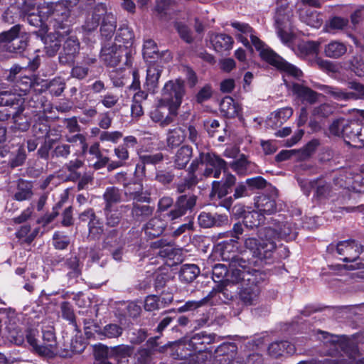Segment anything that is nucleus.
I'll list each match as a JSON object with an SVG mask.
<instances>
[{"mask_svg":"<svg viewBox=\"0 0 364 364\" xmlns=\"http://www.w3.org/2000/svg\"><path fill=\"white\" fill-rule=\"evenodd\" d=\"M250 40L255 49L259 52L261 58L287 74L299 79L303 73L301 70L289 63L274 50L267 47L257 36L251 33Z\"/></svg>","mask_w":364,"mask_h":364,"instance_id":"obj_4","label":"nucleus"},{"mask_svg":"<svg viewBox=\"0 0 364 364\" xmlns=\"http://www.w3.org/2000/svg\"><path fill=\"white\" fill-rule=\"evenodd\" d=\"M288 87H291L292 92L298 97L304 101H306L309 104H314L318 101L321 94L314 91L311 88L301 85L298 83H292L291 85L287 84Z\"/></svg>","mask_w":364,"mask_h":364,"instance_id":"obj_27","label":"nucleus"},{"mask_svg":"<svg viewBox=\"0 0 364 364\" xmlns=\"http://www.w3.org/2000/svg\"><path fill=\"white\" fill-rule=\"evenodd\" d=\"M347 51L346 46L341 42L333 41L325 46V55L331 58H338Z\"/></svg>","mask_w":364,"mask_h":364,"instance_id":"obj_47","label":"nucleus"},{"mask_svg":"<svg viewBox=\"0 0 364 364\" xmlns=\"http://www.w3.org/2000/svg\"><path fill=\"white\" fill-rule=\"evenodd\" d=\"M124 194L128 200L140 203H149V194L144 192L143 185L138 181L124 183Z\"/></svg>","mask_w":364,"mask_h":364,"instance_id":"obj_16","label":"nucleus"},{"mask_svg":"<svg viewBox=\"0 0 364 364\" xmlns=\"http://www.w3.org/2000/svg\"><path fill=\"white\" fill-rule=\"evenodd\" d=\"M347 125L348 119L341 117L334 119L329 125V134L332 136L344 138L346 127Z\"/></svg>","mask_w":364,"mask_h":364,"instance_id":"obj_52","label":"nucleus"},{"mask_svg":"<svg viewBox=\"0 0 364 364\" xmlns=\"http://www.w3.org/2000/svg\"><path fill=\"white\" fill-rule=\"evenodd\" d=\"M133 351V347L128 345H120L112 348L117 364H139L136 358L132 356Z\"/></svg>","mask_w":364,"mask_h":364,"instance_id":"obj_20","label":"nucleus"},{"mask_svg":"<svg viewBox=\"0 0 364 364\" xmlns=\"http://www.w3.org/2000/svg\"><path fill=\"white\" fill-rule=\"evenodd\" d=\"M193 156V149L188 145H183L176 151L173 163L176 168H184Z\"/></svg>","mask_w":364,"mask_h":364,"instance_id":"obj_35","label":"nucleus"},{"mask_svg":"<svg viewBox=\"0 0 364 364\" xmlns=\"http://www.w3.org/2000/svg\"><path fill=\"white\" fill-rule=\"evenodd\" d=\"M196 201L197 196L194 194L180 195L166 216L170 221H175L186 214L191 213L196 205Z\"/></svg>","mask_w":364,"mask_h":364,"instance_id":"obj_7","label":"nucleus"},{"mask_svg":"<svg viewBox=\"0 0 364 364\" xmlns=\"http://www.w3.org/2000/svg\"><path fill=\"white\" fill-rule=\"evenodd\" d=\"M33 85V80L31 77L28 76L21 77L16 80L14 85V92L18 96L26 95Z\"/></svg>","mask_w":364,"mask_h":364,"instance_id":"obj_53","label":"nucleus"},{"mask_svg":"<svg viewBox=\"0 0 364 364\" xmlns=\"http://www.w3.org/2000/svg\"><path fill=\"white\" fill-rule=\"evenodd\" d=\"M153 247L160 248L159 255L162 257H171L173 252V242L166 240H159L153 243Z\"/></svg>","mask_w":364,"mask_h":364,"instance_id":"obj_60","label":"nucleus"},{"mask_svg":"<svg viewBox=\"0 0 364 364\" xmlns=\"http://www.w3.org/2000/svg\"><path fill=\"white\" fill-rule=\"evenodd\" d=\"M134 202L132 208V215L136 221L142 222L152 215L154 208L149 205H141Z\"/></svg>","mask_w":364,"mask_h":364,"instance_id":"obj_42","label":"nucleus"},{"mask_svg":"<svg viewBox=\"0 0 364 364\" xmlns=\"http://www.w3.org/2000/svg\"><path fill=\"white\" fill-rule=\"evenodd\" d=\"M198 223L203 228H209L213 226H223L228 223V218L225 215L212 214L202 212L198 216Z\"/></svg>","mask_w":364,"mask_h":364,"instance_id":"obj_24","label":"nucleus"},{"mask_svg":"<svg viewBox=\"0 0 364 364\" xmlns=\"http://www.w3.org/2000/svg\"><path fill=\"white\" fill-rule=\"evenodd\" d=\"M172 297L161 299L155 295H149L146 296L144 301V309L148 311H154L160 308L164 307L166 304L171 303Z\"/></svg>","mask_w":364,"mask_h":364,"instance_id":"obj_48","label":"nucleus"},{"mask_svg":"<svg viewBox=\"0 0 364 364\" xmlns=\"http://www.w3.org/2000/svg\"><path fill=\"white\" fill-rule=\"evenodd\" d=\"M105 14H107L105 6L102 4L97 5L92 13L87 15L82 26L83 29L88 32L95 31L98 27L102 16L104 17Z\"/></svg>","mask_w":364,"mask_h":364,"instance_id":"obj_26","label":"nucleus"},{"mask_svg":"<svg viewBox=\"0 0 364 364\" xmlns=\"http://www.w3.org/2000/svg\"><path fill=\"white\" fill-rule=\"evenodd\" d=\"M314 86L315 88L323 91L324 93L328 95L336 100L347 101L349 100L357 99V95L355 92H347L338 87L322 85L319 83H316Z\"/></svg>","mask_w":364,"mask_h":364,"instance_id":"obj_21","label":"nucleus"},{"mask_svg":"<svg viewBox=\"0 0 364 364\" xmlns=\"http://www.w3.org/2000/svg\"><path fill=\"white\" fill-rule=\"evenodd\" d=\"M21 26L16 25L9 31L1 33L0 34V46L9 53H17L23 50L27 43L18 38Z\"/></svg>","mask_w":364,"mask_h":364,"instance_id":"obj_9","label":"nucleus"},{"mask_svg":"<svg viewBox=\"0 0 364 364\" xmlns=\"http://www.w3.org/2000/svg\"><path fill=\"white\" fill-rule=\"evenodd\" d=\"M210 41L217 52L230 50L234 43L232 38L225 33L212 34Z\"/></svg>","mask_w":364,"mask_h":364,"instance_id":"obj_33","label":"nucleus"},{"mask_svg":"<svg viewBox=\"0 0 364 364\" xmlns=\"http://www.w3.org/2000/svg\"><path fill=\"white\" fill-rule=\"evenodd\" d=\"M292 16V11L287 6H282L278 8L274 16L276 28L290 27Z\"/></svg>","mask_w":364,"mask_h":364,"instance_id":"obj_43","label":"nucleus"},{"mask_svg":"<svg viewBox=\"0 0 364 364\" xmlns=\"http://www.w3.org/2000/svg\"><path fill=\"white\" fill-rule=\"evenodd\" d=\"M200 274V269L194 264H185L181 267L179 278L186 283L192 282Z\"/></svg>","mask_w":364,"mask_h":364,"instance_id":"obj_46","label":"nucleus"},{"mask_svg":"<svg viewBox=\"0 0 364 364\" xmlns=\"http://www.w3.org/2000/svg\"><path fill=\"white\" fill-rule=\"evenodd\" d=\"M143 55L146 59L157 58L159 55L156 43L151 39L144 41Z\"/></svg>","mask_w":364,"mask_h":364,"instance_id":"obj_58","label":"nucleus"},{"mask_svg":"<svg viewBox=\"0 0 364 364\" xmlns=\"http://www.w3.org/2000/svg\"><path fill=\"white\" fill-rule=\"evenodd\" d=\"M239 267V268H235L228 276L226 282L233 284H240L238 298L243 305H257L259 302L261 285L266 279V274L240 263Z\"/></svg>","mask_w":364,"mask_h":364,"instance_id":"obj_1","label":"nucleus"},{"mask_svg":"<svg viewBox=\"0 0 364 364\" xmlns=\"http://www.w3.org/2000/svg\"><path fill=\"white\" fill-rule=\"evenodd\" d=\"M234 269L231 272H228L227 267L222 264H217L213 268V279L215 282H223V279H227L228 276L230 274Z\"/></svg>","mask_w":364,"mask_h":364,"instance_id":"obj_61","label":"nucleus"},{"mask_svg":"<svg viewBox=\"0 0 364 364\" xmlns=\"http://www.w3.org/2000/svg\"><path fill=\"white\" fill-rule=\"evenodd\" d=\"M64 265L68 271L67 277L69 279H77L81 274L79 259L76 256L68 259Z\"/></svg>","mask_w":364,"mask_h":364,"instance_id":"obj_51","label":"nucleus"},{"mask_svg":"<svg viewBox=\"0 0 364 364\" xmlns=\"http://www.w3.org/2000/svg\"><path fill=\"white\" fill-rule=\"evenodd\" d=\"M200 178L196 175V171L191 169V165L188 168V174L183 180L174 184L178 193H183L187 190L192 189L198 183Z\"/></svg>","mask_w":364,"mask_h":364,"instance_id":"obj_38","label":"nucleus"},{"mask_svg":"<svg viewBox=\"0 0 364 364\" xmlns=\"http://www.w3.org/2000/svg\"><path fill=\"white\" fill-rule=\"evenodd\" d=\"M184 94L183 81L178 79L169 80L163 87L161 101L178 109L182 102Z\"/></svg>","mask_w":364,"mask_h":364,"instance_id":"obj_8","label":"nucleus"},{"mask_svg":"<svg viewBox=\"0 0 364 364\" xmlns=\"http://www.w3.org/2000/svg\"><path fill=\"white\" fill-rule=\"evenodd\" d=\"M103 210L105 215L106 225L108 227H117L120 223L122 214L118 210H113L112 208H109V210H106L105 208Z\"/></svg>","mask_w":364,"mask_h":364,"instance_id":"obj_59","label":"nucleus"},{"mask_svg":"<svg viewBox=\"0 0 364 364\" xmlns=\"http://www.w3.org/2000/svg\"><path fill=\"white\" fill-rule=\"evenodd\" d=\"M132 50L126 46L114 43L112 46L105 45L101 49L100 58L104 63L111 68L120 64L129 66L132 65Z\"/></svg>","mask_w":364,"mask_h":364,"instance_id":"obj_5","label":"nucleus"},{"mask_svg":"<svg viewBox=\"0 0 364 364\" xmlns=\"http://www.w3.org/2000/svg\"><path fill=\"white\" fill-rule=\"evenodd\" d=\"M275 235L273 228L266 227L259 230V240L245 235L244 247L250 251L253 257L260 260L269 259L277 247Z\"/></svg>","mask_w":364,"mask_h":364,"instance_id":"obj_2","label":"nucleus"},{"mask_svg":"<svg viewBox=\"0 0 364 364\" xmlns=\"http://www.w3.org/2000/svg\"><path fill=\"white\" fill-rule=\"evenodd\" d=\"M115 41L121 46H126L127 48H130L134 41L133 32L127 27H122L118 30Z\"/></svg>","mask_w":364,"mask_h":364,"instance_id":"obj_54","label":"nucleus"},{"mask_svg":"<svg viewBox=\"0 0 364 364\" xmlns=\"http://www.w3.org/2000/svg\"><path fill=\"white\" fill-rule=\"evenodd\" d=\"M214 341V336L208 335L205 332L194 334L189 340V346L193 350L198 352L204 351L206 344H210Z\"/></svg>","mask_w":364,"mask_h":364,"instance_id":"obj_34","label":"nucleus"},{"mask_svg":"<svg viewBox=\"0 0 364 364\" xmlns=\"http://www.w3.org/2000/svg\"><path fill=\"white\" fill-rule=\"evenodd\" d=\"M89 237L93 240H99L104 232V226L100 218H96L88 223Z\"/></svg>","mask_w":364,"mask_h":364,"instance_id":"obj_55","label":"nucleus"},{"mask_svg":"<svg viewBox=\"0 0 364 364\" xmlns=\"http://www.w3.org/2000/svg\"><path fill=\"white\" fill-rule=\"evenodd\" d=\"M105 207L106 210L112 208L114 204L122 201V193L119 188L115 186L107 187L103 194Z\"/></svg>","mask_w":364,"mask_h":364,"instance_id":"obj_44","label":"nucleus"},{"mask_svg":"<svg viewBox=\"0 0 364 364\" xmlns=\"http://www.w3.org/2000/svg\"><path fill=\"white\" fill-rule=\"evenodd\" d=\"M336 250L345 262H355L363 252V246L355 240L341 241L338 243Z\"/></svg>","mask_w":364,"mask_h":364,"instance_id":"obj_11","label":"nucleus"},{"mask_svg":"<svg viewBox=\"0 0 364 364\" xmlns=\"http://www.w3.org/2000/svg\"><path fill=\"white\" fill-rule=\"evenodd\" d=\"M237 242H232L230 240L229 242H223L220 244L221 246V255L223 257V259L225 260H232L235 259V262L237 263L239 265V263L246 265V262L243 260L242 259L240 258H235V255H232L230 257L229 254L230 252H234L235 249L236 248L235 244ZM240 267L238 266L237 268Z\"/></svg>","mask_w":364,"mask_h":364,"instance_id":"obj_50","label":"nucleus"},{"mask_svg":"<svg viewBox=\"0 0 364 364\" xmlns=\"http://www.w3.org/2000/svg\"><path fill=\"white\" fill-rule=\"evenodd\" d=\"M220 107L221 112L228 118H234L238 114L239 107L230 97H225Z\"/></svg>","mask_w":364,"mask_h":364,"instance_id":"obj_49","label":"nucleus"},{"mask_svg":"<svg viewBox=\"0 0 364 364\" xmlns=\"http://www.w3.org/2000/svg\"><path fill=\"white\" fill-rule=\"evenodd\" d=\"M265 220L264 215L258 210L249 211L243 217V224L247 229L257 228Z\"/></svg>","mask_w":364,"mask_h":364,"instance_id":"obj_45","label":"nucleus"},{"mask_svg":"<svg viewBox=\"0 0 364 364\" xmlns=\"http://www.w3.org/2000/svg\"><path fill=\"white\" fill-rule=\"evenodd\" d=\"M295 351V346L287 341L273 342L268 347L269 354L274 358H278L284 354H293Z\"/></svg>","mask_w":364,"mask_h":364,"instance_id":"obj_30","label":"nucleus"},{"mask_svg":"<svg viewBox=\"0 0 364 364\" xmlns=\"http://www.w3.org/2000/svg\"><path fill=\"white\" fill-rule=\"evenodd\" d=\"M26 159V154L23 145H19L16 153L10 159L9 165L11 168L18 167L22 166Z\"/></svg>","mask_w":364,"mask_h":364,"instance_id":"obj_62","label":"nucleus"},{"mask_svg":"<svg viewBox=\"0 0 364 364\" xmlns=\"http://www.w3.org/2000/svg\"><path fill=\"white\" fill-rule=\"evenodd\" d=\"M77 1L72 2L69 0L65 4H58L48 14H42L46 17L48 26L53 31H60L63 33H70L68 19L70 15V7L75 4Z\"/></svg>","mask_w":364,"mask_h":364,"instance_id":"obj_6","label":"nucleus"},{"mask_svg":"<svg viewBox=\"0 0 364 364\" xmlns=\"http://www.w3.org/2000/svg\"><path fill=\"white\" fill-rule=\"evenodd\" d=\"M84 166V161L80 159H75L69 161L64 165L65 169L70 173L76 178H80V175L77 173V171Z\"/></svg>","mask_w":364,"mask_h":364,"instance_id":"obj_64","label":"nucleus"},{"mask_svg":"<svg viewBox=\"0 0 364 364\" xmlns=\"http://www.w3.org/2000/svg\"><path fill=\"white\" fill-rule=\"evenodd\" d=\"M230 284H227L226 279H224L222 284H218L217 288H214L200 302L202 304L210 302L211 304H214L218 301V299L225 303L232 300L234 295L228 289V286Z\"/></svg>","mask_w":364,"mask_h":364,"instance_id":"obj_15","label":"nucleus"},{"mask_svg":"<svg viewBox=\"0 0 364 364\" xmlns=\"http://www.w3.org/2000/svg\"><path fill=\"white\" fill-rule=\"evenodd\" d=\"M162 70L159 65H149L146 70V82L144 87L146 91L154 92L158 87L159 79L161 76Z\"/></svg>","mask_w":364,"mask_h":364,"instance_id":"obj_31","label":"nucleus"},{"mask_svg":"<svg viewBox=\"0 0 364 364\" xmlns=\"http://www.w3.org/2000/svg\"><path fill=\"white\" fill-rule=\"evenodd\" d=\"M199 165L205 166L200 173V180L210 177L218 178L222 172L225 173L228 170V163L213 152L200 151L198 156L191 163V169L196 172Z\"/></svg>","mask_w":364,"mask_h":364,"instance_id":"obj_3","label":"nucleus"},{"mask_svg":"<svg viewBox=\"0 0 364 364\" xmlns=\"http://www.w3.org/2000/svg\"><path fill=\"white\" fill-rule=\"evenodd\" d=\"M255 206L264 215L273 214L277 210L274 199L267 195L263 194L258 196L255 200Z\"/></svg>","mask_w":364,"mask_h":364,"instance_id":"obj_36","label":"nucleus"},{"mask_svg":"<svg viewBox=\"0 0 364 364\" xmlns=\"http://www.w3.org/2000/svg\"><path fill=\"white\" fill-rule=\"evenodd\" d=\"M124 242L122 239V233L117 229H113L108 231L104 237L102 246L103 248L107 249L109 251L112 250L114 247H123Z\"/></svg>","mask_w":364,"mask_h":364,"instance_id":"obj_40","label":"nucleus"},{"mask_svg":"<svg viewBox=\"0 0 364 364\" xmlns=\"http://www.w3.org/2000/svg\"><path fill=\"white\" fill-rule=\"evenodd\" d=\"M273 227H270L275 230V240L277 238H282L286 240H294L296 238L297 232L295 225L291 222H277L276 220L272 219Z\"/></svg>","mask_w":364,"mask_h":364,"instance_id":"obj_19","label":"nucleus"},{"mask_svg":"<svg viewBox=\"0 0 364 364\" xmlns=\"http://www.w3.org/2000/svg\"><path fill=\"white\" fill-rule=\"evenodd\" d=\"M123 328L116 323H109L106 325L99 333L108 338H117L122 336Z\"/></svg>","mask_w":364,"mask_h":364,"instance_id":"obj_57","label":"nucleus"},{"mask_svg":"<svg viewBox=\"0 0 364 364\" xmlns=\"http://www.w3.org/2000/svg\"><path fill=\"white\" fill-rule=\"evenodd\" d=\"M166 227V223L160 218L154 217L149 220L144 229L145 234L149 238H154L160 236Z\"/></svg>","mask_w":364,"mask_h":364,"instance_id":"obj_32","label":"nucleus"},{"mask_svg":"<svg viewBox=\"0 0 364 364\" xmlns=\"http://www.w3.org/2000/svg\"><path fill=\"white\" fill-rule=\"evenodd\" d=\"M43 343L38 349V354L53 357L58 353L57 342L53 328L43 330Z\"/></svg>","mask_w":364,"mask_h":364,"instance_id":"obj_17","label":"nucleus"},{"mask_svg":"<svg viewBox=\"0 0 364 364\" xmlns=\"http://www.w3.org/2000/svg\"><path fill=\"white\" fill-rule=\"evenodd\" d=\"M177 108L161 101L160 104L150 112L151 119L161 127L171 124L177 115Z\"/></svg>","mask_w":364,"mask_h":364,"instance_id":"obj_10","label":"nucleus"},{"mask_svg":"<svg viewBox=\"0 0 364 364\" xmlns=\"http://www.w3.org/2000/svg\"><path fill=\"white\" fill-rule=\"evenodd\" d=\"M305 184L309 188H314V196L318 199L331 197L334 190V188L330 183L321 178L312 181L311 183H306Z\"/></svg>","mask_w":364,"mask_h":364,"instance_id":"obj_28","label":"nucleus"},{"mask_svg":"<svg viewBox=\"0 0 364 364\" xmlns=\"http://www.w3.org/2000/svg\"><path fill=\"white\" fill-rule=\"evenodd\" d=\"M37 36H40L41 40L43 41L45 44L46 53L48 56H54L59 50L61 46V42L64 40L65 37L69 33H63L60 31H54L50 32L46 36H43L39 31L33 33Z\"/></svg>","mask_w":364,"mask_h":364,"instance_id":"obj_13","label":"nucleus"},{"mask_svg":"<svg viewBox=\"0 0 364 364\" xmlns=\"http://www.w3.org/2000/svg\"><path fill=\"white\" fill-rule=\"evenodd\" d=\"M38 10L39 6L29 1H25L22 6V13L26 17L28 23L35 27L41 26L43 21H46V17Z\"/></svg>","mask_w":364,"mask_h":364,"instance_id":"obj_18","label":"nucleus"},{"mask_svg":"<svg viewBox=\"0 0 364 364\" xmlns=\"http://www.w3.org/2000/svg\"><path fill=\"white\" fill-rule=\"evenodd\" d=\"M230 167L239 176L256 173L257 168V165L254 162L249 161L244 154L240 155L237 159L231 162Z\"/></svg>","mask_w":364,"mask_h":364,"instance_id":"obj_23","label":"nucleus"},{"mask_svg":"<svg viewBox=\"0 0 364 364\" xmlns=\"http://www.w3.org/2000/svg\"><path fill=\"white\" fill-rule=\"evenodd\" d=\"M117 27V20L114 16L112 14H107L102 18V21L100 26L101 36L105 38V40H109Z\"/></svg>","mask_w":364,"mask_h":364,"instance_id":"obj_41","label":"nucleus"},{"mask_svg":"<svg viewBox=\"0 0 364 364\" xmlns=\"http://www.w3.org/2000/svg\"><path fill=\"white\" fill-rule=\"evenodd\" d=\"M80 51V43L75 36L68 37L59 53V63L62 65H73Z\"/></svg>","mask_w":364,"mask_h":364,"instance_id":"obj_12","label":"nucleus"},{"mask_svg":"<svg viewBox=\"0 0 364 364\" xmlns=\"http://www.w3.org/2000/svg\"><path fill=\"white\" fill-rule=\"evenodd\" d=\"M319 43L315 41H300L292 46V50L300 57L317 54Z\"/></svg>","mask_w":364,"mask_h":364,"instance_id":"obj_37","label":"nucleus"},{"mask_svg":"<svg viewBox=\"0 0 364 364\" xmlns=\"http://www.w3.org/2000/svg\"><path fill=\"white\" fill-rule=\"evenodd\" d=\"M137 144L138 141L135 136H127L124 137L123 143L114 148V156L117 159L126 164V161L129 158V150L134 149Z\"/></svg>","mask_w":364,"mask_h":364,"instance_id":"obj_25","label":"nucleus"},{"mask_svg":"<svg viewBox=\"0 0 364 364\" xmlns=\"http://www.w3.org/2000/svg\"><path fill=\"white\" fill-rule=\"evenodd\" d=\"M299 18L306 25L314 28H319L323 23L321 14L318 11L310 9H301L299 11Z\"/></svg>","mask_w":364,"mask_h":364,"instance_id":"obj_39","label":"nucleus"},{"mask_svg":"<svg viewBox=\"0 0 364 364\" xmlns=\"http://www.w3.org/2000/svg\"><path fill=\"white\" fill-rule=\"evenodd\" d=\"M361 124L356 120H351L348 119V125L346 127V132L344 139H348L351 141L355 138L356 134L359 129H360Z\"/></svg>","mask_w":364,"mask_h":364,"instance_id":"obj_63","label":"nucleus"},{"mask_svg":"<svg viewBox=\"0 0 364 364\" xmlns=\"http://www.w3.org/2000/svg\"><path fill=\"white\" fill-rule=\"evenodd\" d=\"M187 133L182 127L169 129L166 133V142L169 149H173L183 143Z\"/></svg>","mask_w":364,"mask_h":364,"instance_id":"obj_29","label":"nucleus"},{"mask_svg":"<svg viewBox=\"0 0 364 364\" xmlns=\"http://www.w3.org/2000/svg\"><path fill=\"white\" fill-rule=\"evenodd\" d=\"M237 350V346L234 343H224L220 345L215 350L218 356H222L219 359L220 363L224 362L227 364H243L238 358H234Z\"/></svg>","mask_w":364,"mask_h":364,"instance_id":"obj_22","label":"nucleus"},{"mask_svg":"<svg viewBox=\"0 0 364 364\" xmlns=\"http://www.w3.org/2000/svg\"><path fill=\"white\" fill-rule=\"evenodd\" d=\"M224 176L220 181H213L210 195L222 198L228 194L230 190L235 184L236 178L228 170L223 173Z\"/></svg>","mask_w":364,"mask_h":364,"instance_id":"obj_14","label":"nucleus"},{"mask_svg":"<svg viewBox=\"0 0 364 364\" xmlns=\"http://www.w3.org/2000/svg\"><path fill=\"white\" fill-rule=\"evenodd\" d=\"M71 154V146L68 144L58 143L51 151L52 159H68Z\"/></svg>","mask_w":364,"mask_h":364,"instance_id":"obj_56","label":"nucleus"}]
</instances>
